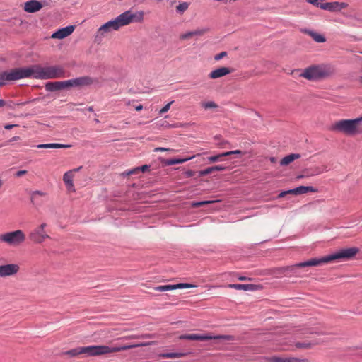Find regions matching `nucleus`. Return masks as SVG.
<instances>
[{"mask_svg":"<svg viewBox=\"0 0 362 362\" xmlns=\"http://www.w3.org/2000/svg\"><path fill=\"white\" fill-rule=\"evenodd\" d=\"M154 344L153 341L144 342L134 344L124 345L121 346H113L110 347L105 345L100 346H79L65 352L66 355L70 356H76L80 354H84L86 356H98L105 355L110 353L119 352L131 349L133 348L146 346Z\"/></svg>","mask_w":362,"mask_h":362,"instance_id":"f257e3e1","label":"nucleus"},{"mask_svg":"<svg viewBox=\"0 0 362 362\" xmlns=\"http://www.w3.org/2000/svg\"><path fill=\"white\" fill-rule=\"evenodd\" d=\"M144 12L142 11L133 13L131 10L119 15L114 20L110 21L100 27L98 33L104 35L111 30H117L122 26L132 23H141L144 20Z\"/></svg>","mask_w":362,"mask_h":362,"instance_id":"f03ea898","label":"nucleus"},{"mask_svg":"<svg viewBox=\"0 0 362 362\" xmlns=\"http://www.w3.org/2000/svg\"><path fill=\"white\" fill-rule=\"evenodd\" d=\"M361 122L362 117L354 119H341L334 122L330 129L346 135L353 136L362 132L359 126Z\"/></svg>","mask_w":362,"mask_h":362,"instance_id":"7ed1b4c3","label":"nucleus"},{"mask_svg":"<svg viewBox=\"0 0 362 362\" xmlns=\"http://www.w3.org/2000/svg\"><path fill=\"white\" fill-rule=\"evenodd\" d=\"M334 69L327 65H313L304 69L300 76L309 81H316L331 76Z\"/></svg>","mask_w":362,"mask_h":362,"instance_id":"20e7f679","label":"nucleus"},{"mask_svg":"<svg viewBox=\"0 0 362 362\" xmlns=\"http://www.w3.org/2000/svg\"><path fill=\"white\" fill-rule=\"evenodd\" d=\"M359 252V249L357 247H349L341 250L340 251L332 254L321 258H318V261H315L313 262L310 263V264H320L322 265L323 264H327L332 261H336L339 259H350L354 257L358 252Z\"/></svg>","mask_w":362,"mask_h":362,"instance_id":"39448f33","label":"nucleus"},{"mask_svg":"<svg viewBox=\"0 0 362 362\" xmlns=\"http://www.w3.org/2000/svg\"><path fill=\"white\" fill-rule=\"evenodd\" d=\"M25 240V233L21 230H16L0 234V243H5L11 247L19 246L22 245Z\"/></svg>","mask_w":362,"mask_h":362,"instance_id":"423d86ee","label":"nucleus"},{"mask_svg":"<svg viewBox=\"0 0 362 362\" xmlns=\"http://www.w3.org/2000/svg\"><path fill=\"white\" fill-rule=\"evenodd\" d=\"M315 261H318L317 258H313L309 259L308 261L300 262L294 265H291L286 267L279 268L278 269V274H284L286 276H300L298 269L305 267H317L320 266V264H310V263L313 262Z\"/></svg>","mask_w":362,"mask_h":362,"instance_id":"0eeeda50","label":"nucleus"},{"mask_svg":"<svg viewBox=\"0 0 362 362\" xmlns=\"http://www.w3.org/2000/svg\"><path fill=\"white\" fill-rule=\"evenodd\" d=\"M46 227L47 223H42L30 231L28 235V238L30 241L35 244H41L45 240L49 239L50 236L45 230Z\"/></svg>","mask_w":362,"mask_h":362,"instance_id":"6e6552de","label":"nucleus"},{"mask_svg":"<svg viewBox=\"0 0 362 362\" xmlns=\"http://www.w3.org/2000/svg\"><path fill=\"white\" fill-rule=\"evenodd\" d=\"M65 77V70L62 66H42V80Z\"/></svg>","mask_w":362,"mask_h":362,"instance_id":"1a4fd4ad","label":"nucleus"},{"mask_svg":"<svg viewBox=\"0 0 362 362\" xmlns=\"http://www.w3.org/2000/svg\"><path fill=\"white\" fill-rule=\"evenodd\" d=\"M181 339H188V340H197V341H206L211 339H223L230 341L233 339V337L230 335H201L197 334H184L180 337Z\"/></svg>","mask_w":362,"mask_h":362,"instance_id":"9d476101","label":"nucleus"},{"mask_svg":"<svg viewBox=\"0 0 362 362\" xmlns=\"http://www.w3.org/2000/svg\"><path fill=\"white\" fill-rule=\"evenodd\" d=\"M20 271V266L18 264H0V278L4 279L16 276Z\"/></svg>","mask_w":362,"mask_h":362,"instance_id":"9b49d317","label":"nucleus"},{"mask_svg":"<svg viewBox=\"0 0 362 362\" xmlns=\"http://www.w3.org/2000/svg\"><path fill=\"white\" fill-rule=\"evenodd\" d=\"M23 68L13 69L9 71H3L0 73L1 81H16L25 78Z\"/></svg>","mask_w":362,"mask_h":362,"instance_id":"f8f14e48","label":"nucleus"},{"mask_svg":"<svg viewBox=\"0 0 362 362\" xmlns=\"http://www.w3.org/2000/svg\"><path fill=\"white\" fill-rule=\"evenodd\" d=\"M25 78L42 80V66L38 64L23 68Z\"/></svg>","mask_w":362,"mask_h":362,"instance_id":"ddd939ff","label":"nucleus"},{"mask_svg":"<svg viewBox=\"0 0 362 362\" xmlns=\"http://www.w3.org/2000/svg\"><path fill=\"white\" fill-rule=\"evenodd\" d=\"M69 88L72 87L88 86L93 83L94 81L90 76H82L70 80H67Z\"/></svg>","mask_w":362,"mask_h":362,"instance_id":"4468645a","label":"nucleus"},{"mask_svg":"<svg viewBox=\"0 0 362 362\" xmlns=\"http://www.w3.org/2000/svg\"><path fill=\"white\" fill-rule=\"evenodd\" d=\"M317 189L311 186H300L298 187H296L293 189H290L288 191H284L281 192L279 194V197H284L286 194H305L307 192H317Z\"/></svg>","mask_w":362,"mask_h":362,"instance_id":"2eb2a0df","label":"nucleus"},{"mask_svg":"<svg viewBox=\"0 0 362 362\" xmlns=\"http://www.w3.org/2000/svg\"><path fill=\"white\" fill-rule=\"evenodd\" d=\"M45 90L49 92H54L69 88L68 81H50L45 86Z\"/></svg>","mask_w":362,"mask_h":362,"instance_id":"dca6fc26","label":"nucleus"},{"mask_svg":"<svg viewBox=\"0 0 362 362\" xmlns=\"http://www.w3.org/2000/svg\"><path fill=\"white\" fill-rule=\"evenodd\" d=\"M194 285L190 284L180 283L175 285H163L153 288V290L157 291H168L177 288H189L194 287Z\"/></svg>","mask_w":362,"mask_h":362,"instance_id":"f3484780","label":"nucleus"},{"mask_svg":"<svg viewBox=\"0 0 362 362\" xmlns=\"http://www.w3.org/2000/svg\"><path fill=\"white\" fill-rule=\"evenodd\" d=\"M232 71H233V69H231L228 67L222 66V67H219L216 69L211 71L209 74L208 77L210 79H216V78L225 76L232 73Z\"/></svg>","mask_w":362,"mask_h":362,"instance_id":"a211bd4d","label":"nucleus"},{"mask_svg":"<svg viewBox=\"0 0 362 362\" xmlns=\"http://www.w3.org/2000/svg\"><path fill=\"white\" fill-rule=\"evenodd\" d=\"M42 4L37 0H30L24 4L23 9L27 13H35L42 8Z\"/></svg>","mask_w":362,"mask_h":362,"instance_id":"6ab92c4d","label":"nucleus"},{"mask_svg":"<svg viewBox=\"0 0 362 362\" xmlns=\"http://www.w3.org/2000/svg\"><path fill=\"white\" fill-rule=\"evenodd\" d=\"M74 30L73 25H69L66 28H63L54 33L52 35V38L54 39H63L70 35Z\"/></svg>","mask_w":362,"mask_h":362,"instance_id":"aec40b11","label":"nucleus"},{"mask_svg":"<svg viewBox=\"0 0 362 362\" xmlns=\"http://www.w3.org/2000/svg\"><path fill=\"white\" fill-rule=\"evenodd\" d=\"M301 32L310 36L317 42H325L326 41L325 37L322 35L313 30L301 29Z\"/></svg>","mask_w":362,"mask_h":362,"instance_id":"412c9836","label":"nucleus"},{"mask_svg":"<svg viewBox=\"0 0 362 362\" xmlns=\"http://www.w3.org/2000/svg\"><path fill=\"white\" fill-rule=\"evenodd\" d=\"M228 288H235L236 290L255 291L258 286L254 284H231L227 286Z\"/></svg>","mask_w":362,"mask_h":362,"instance_id":"4be33fe9","label":"nucleus"},{"mask_svg":"<svg viewBox=\"0 0 362 362\" xmlns=\"http://www.w3.org/2000/svg\"><path fill=\"white\" fill-rule=\"evenodd\" d=\"M36 147L37 148H71V145L52 143V144H38L36 146Z\"/></svg>","mask_w":362,"mask_h":362,"instance_id":"5701e85b","label":"nucleus"},{"mask_svg":"<svg viewBox=\"0 0 362 362\" xmlns=\"http://www.w3.org/2000/svg\"><path fill=\"white\" fill-rule=\"evenodd\" d=\"M268 362H301V360L297 358H281L272 356L267 358Z\"/></svg>","mask_w":362,"mask_h":362,"instance_id":"b1692460","label":"nucleus"},{"mask_svg":"<svg viewBox=\"0 0 362 362\" xmlns=\"http://www.w3.org/2000/svg\"><path fill=\"white\" fill-rule=\"evenodd\" d=\"M82 167H79L76 169H74V170H69L67 172H66L64 175H63V181L65 184V185L69 184V183H72L74 182H73V178H74V173L76 172V171H78Z\"/></svg>","mask_w":362,"mask_h":362,"instance_id":"393cba45","label":"nucleus"},{"mask_svg":"<svg viewBox=\"0 0 362 362\" xmlns=\"http://www.w3.org/2000/svg\"><path fill=\"white\" fill-rule=\"evenodd\" d=\"M300 157V155L298 154V153L289 154L281 160L280 164L281 165H287L290 164L291 163H292L296 159H298Z\"/></svg>","mask_w":362,"mask_h":362,"instance_id":"a878e982","label":"nucleus"},{"mask_svg":"<svg viewBox=\"0 0 362 362\" xmlns=\"http://www.w3.org/2000/svg\"><path fill=\"white\" fill-rule=\"evenodd\" d=\"M338 2H332V3H325L322 4L320 6V7L325 10H328L330 11H339L338 8Z\"/></svg>","mask_w":362,"mask_h":362,"instance_id":"bb28decb","label":"nucleus"},{"mask_svg":"<svg viewBox=\"0 0 362 362\" xmlns=\"http://www.w3.org/2000/svg\"><path fill=\"white\" fill-rule=\"evenodd\" d=\"M194 157H195V156H193L189 157V158H182V159H169L166 161L165 163L168 165H175V164L183 163L187 160L192 159Z\"/></svg>","mask_w":362,"mask_h":362,"instance_id":"cd10ccee","label":"nucleus"},{"mask_svg":"<svg viewBox=\"0 0 362 362\" xmlns=\"http://www.w3.org/2000/svg\"><path fill=\"white\" fill-rule=\"evenodd\" d=\"M189 6V3L183 1V2L180 3L176 6V11L177 13L182 14L185 11H186L188 9Z\"/></svg>","mask_w":362,"mask_h":362,"instance_id":"c85d7f7f","label":"nucleus"},{"mask_svg":"<svg viewBox=\"0 0 362 362\" xmlns=\"http://www.w3.org/2000/svg\"><path fill=\"white\" fill-rule=\"evenodd\" d=\"M184 356V354L182 353H166L160 354V357L164 358H180Z\"/></svg>","mask_w":362,"mask_h":362,"instance_id":"c756f323","label":"nucleus"},{"mask_svg":"<svg viewBox=\"0 0 362 362\" xmlns=\"http://www.w3.org/2000/svg\"><path fill=\"white\" fill-rule=\"evenodd\" d=\"M148 168H149L148 165H144L141 166V168H136L132 170H129V172L127 173V175H132V174H136L141 171L145 172Z\"/></svg>","mask_w":362,"mask_h":362,"instance_id":"7c9ffc66","label":"nucleus"},{"mask_svg":"<svg viewBox=\"0 0 362 362\" xmlns=\"http://www.w3.org/2000/svg\"><path fill=\"white\" fill-rule=\"evenodd\" d=\"M313 345L310 342H297L295 346L297 349H309L312 348Z\"/></svg>","mask_w":362,"mask_h":362,"instance_id":"2f4dec72","label":"nucleus"},{"mask_svg":"<svg viewBox=\"0 0 362 362\" xmlns=\"http://www.w3.org/2000/svg\"><path fill=\"white\" fill-rule=\"evenodd\" d=\"M202 107H204L206 110L216 108L218 107L216 103H215L213 101H208V102L202 103Z\"/></svg>","mask_w":362,"mask_h":362,"instance_id":"473e14b6","label":"nucleus"},{"mask_svg":"<svg viewBox=\"0 0 362 362\" xmlns=\"http://www.w3.org/2000/svg\"><path fill=\"white\" fill-rule=\"evenodd\" d=\"M327 169L326 166H323L322 168L317 167L313 170V172L309 175H311V176L317 175L322 173L323 172H327Z\"/></svg>","mask_w":362,"mask_h":362,"instance_id":"72a5a7b5","label":"nucleus"},{"mask_svg":"<svg viewBox=\"0 0 362 362\" xmlns=\"http://www.w3.org/2000/svg\"><path fill=\"white\" fill-rule=\"evenodd\" d=\"M208 32H209L208 28H200V29H197V30H194L192 31L193 36H202Z\"/></svg>","mask_w":362,"mask_h":362,"instance_id":"f704fd0d","label":"nucleus"},{"mask_svg":"<svg viewBox=\"0 0 362 362\" xmlns=\"http://www.w3.org/2000/svg\"><path fill=\"white\" fill-rule=\"evenodd\" d=\"M193 36L192 31L187 32L185 33H182L180 35L179 38L181 40H186L192 38Z\"/></svg>","mask_w":362,"mask_h":362,"instance_id":"c9c22d12","label":"nucleus"},{"mask_svg":"<svg viewBox=\"0 0 362 362\" xmlns=\"http://www.w3.org/2000/svg\"><path fill=\"white\" fill-rule=\"evenodd\" d=\"M217 201H203V202H193L192 204V206L193 207H199L204 205H206L211 203L216 202Z\"/></svg>","mask_w":362,"mask_h":362,"instance_id":"e433bc0d","label":"nucleus"},{"mask_svg":"<svg viewBox=\"0 0 362 362\" xmlns=\"http://www.w3.org/2000/svg\"><path fill=\"white\" fill-rule=\"evenodd\" d=\"M212 173H214L213 168H212V167H209V168H206L204 170H200L199 173L200 176H205V175H207L211 174Z\"/></svg>","mask_w":362,"mask_h":362,"instance_id":"4c0bfd02","label":"nucleus"},{"mask_svg":"<svg viewBox=\"0 0 362 362\" xmlns=\"http://www.w3.org/2000/svg\"><path fill=\"white\" fill-rule=\"evenodd\" d=\"M223 153H221V154H218V155H216V156H210L208 158V160H209V162L211 163H215V162H217L218 160H219V159L221 158V157H223L224 156H222Z\"/></svg>","mask_w":362,"mask_h":362,"instance_id":"58836bf2","label":"nucleus"},{"mask_svg":"<svg viewBox=\"0 0 362 362\" xmlns=\"http://www.w3.org/2000/svg\"><path fill=\"white\" fill-rule=\"evenodd\" d=\"M37 195L41 196V197H45L47 195V194L44 192H42L40 190H36L31 193V199H35Z\"/></svg>","mask_w":362,"mask_h":362,"instance_id":"ea45409f","label":"nucleus"},{"mask_svg":"<svg viewBox=\"0 0 362 362\" xmlns=\"http://www.w3.org/2000/svg\"><path fill=\"white\" fill-rule=\"evenodd\" d=\"M174 101H171L170 103H168V104H166L159 112V113L160 115L165 113V112H167L170 107V105L173 103Z\"/></svg>","mask_w":362,"mask_h":362,"instance_id":"a19ab883","label":"nucleus"},{"mask_svg":"<svg viewBox=\"0 0 362 362\" xmlns=\"http://www.w3.org/2000/svg\"><path fill=\"white\" fill-rule=\"evenodd\" d=\"M233 154H243V153L240 150H235V151H227V152L223 153L222 156H228L233 155Z\"/></svg>","mask_w":362,"mask_h":362,"instance_id":"79ce46f5","label":"nucleus"},{"mask_svg":"<svg viewBox=\"0 0 362 362\" xmlns=\"http://www.w3.org/2000/svg\"><path fill=\"white\" fill-rule=\"evenodd\" d=\"M226 54H227L226 52H221V53L215 55L214 59L216 61H218V60L221 59L222 58H223L224 57H226Z\"/></svg>","mask_w":362,"mask_h":362,"instance_id":"37998d69","label":"nucleus"},{"mask_svg":"<svg viewBox=\"0 0 362 362\" xmlns=\"http://www.w3.org/2000/svg\"><path fill=\"white\" fill-rule=\"evenodd\" d=\"M212 168H213V171L214 172H215V171H223V170H225L226 169V167L223 166V165H215V166H212Z\"/></svg>","mask_w":362,"mask_h":362,"instance_id":"c03bdc74","label":"nucleus"},{"mask_svg":"<svg viewBox=\"0 0 362 362\" xmlns=\"http://www.w3.org/2000/svg\"><path fill=\"white\" fill-rule=\"evenodd\" d=\"M154 151L155 152H158V151H175V150L171 149V148H165L158 147V148H156L154 149Z\"/></svg>","mask_w":362,"mask_h":362,"instance_id":"a18cd8bd","label":"nucleus"},{"mask_svg":"<svg viewBox=\"0 0 362 362\" xmlns=\"http://www.w3.org/2000/svg\"><path fill=\"white\" fill-rule=\"evenodd\" d=\"M28 173L25 170H18L16 173L15 176L17 177H20L24 175H25Z\"/></svg>","mask_w":362,"mask_h":362,"instance_id":"49530a36","label":"nucleus"},{"mask_svg":"<svg viewBox=\"0 0 362 362\" xmlns=\"http://www.w3.org/2000/svg\"><path fill=\"white\" fill-rule=\"evenodd\" d=\"M195 175V172L192 170H189L185 172V177H192Z\"/></svg>","mask_w":362,"mask_h":362,"instance_id":"de8ad7c7","label":"nucleus"},{"mask_svg":"<svg viewBox=\"0 0 362 362\" xmlns=\"http://www.w3.org/2000/svg\"><path fill=\"white\" fill-rule=\"evenodd\" d=\"M66 187L69 191L75 192L74 182L66 185Z\"/></svg>","mask_w":362,"mask_h":362,"instance_id":"09e8293b","label":"nucleus"},{"mask_svg":"<svg viewBox=\"0 0 362 362\" xmlns=\"http://www.w3.org/2000/svg\"><path fill=\"white\" fill-rule=\"evenodd\" d=\"M320 0H306L307 2L310 3L315 6H319Z\"/></svg>","mask_w":362,"mask_h":362,"instance_id":"8fccbe9b","label":"nucleus"},{"mask_svg":"<svg viewBox=\"0 0 362 362\" xmlns=\"http://www.w3.org/2000/svg\"><path fill=\"white\" fill-rule=\"evenodd\" d=\"M338 8H339V11L343 9V8H345L346 6H347V4L346 3H344V2H341V3H339L338 2Z\"/></svg>","mask_w":362,"mask_h":362,"instance_id":"3c124183","label":"nucleus"},{"mask_svg":"<svg viewBox=\"0 0 362 362\" xmlns=\"http://www.w3.org/2000/svg\"><path fill=\"white\" fill-rule=\"evenodd\" d=\"M16 126H17L16 124H6L4 126V128L6 129H11L13 127H16Z\"/></svg>","mask_w":362,"mask_h":362,"instance_id":"603ef678","label":"nucleus"},{"mask_svg":"<svg viewBox=\"0 0 362 362\" xmlns=\"http://www.w3.org/2000/svg\"><path fill=\"white\" fill-rule=\"evenodd\" d=\"M139 336H136V335H132V336H128V337H126L125 339H139Z\"/></svg>","mask_w":362,"mask_h":362,"instance_id":"864d4df0","label":"nucleus"},{"mask_svg":"<svg viewBox=\"0 0 362 362\" xmlns=\"http://www.w3.org/2000/svg\"><path fill=\"white\" fill-rule=\"evenodd\" d=\"M6 105V102L2 100V99H0V107H3Z\"/></svg>","mask_w":362,"mask_h":362,"instance_id":"5fc2aeb1","label":"nucleus"},{"mask_svg":"<svg viewBox=\"0 0 362 362\" xmlns=\"http://www.w3.org/2000/svg\"><path fill=\"white\" fill-rule=\"evenodd\" d=\"M143 109V106L141 105H137L135 107V110L136 111H140Z\"/></svg>","mask_w":362,"mask_h":362,"instance_id":"6e6d98bb","label":"nucleus"},{"mask_svg":"<svg viewBox=\"0 0 362 362\" xmlns=\"http://www.w3.org/2000/svg\"><path fill=\"white\" fill-rule=\"evenodd\" d=\"M269 160L271 161V163H275L276 162V158L274 157H270Z\"/></svg>","mask_w":362,"mask_h":362,"instance_id":"4d7b16f0","label":"nucleus"},{"mask_svg":"<svg viewBox=\"0 0 362 362\" xmlns=\"http://www.w3.org/2000/svg\"><path fill=\"white\" fill-rule=\"evenodd\" d=\"M238 279L241 280V281H245V280H247V279L245 276H240V277H238Z\"/></svg>","mask_w":362,"mask_h":362,"instance_id":"13d9d810","label":"nucleus"},{"mask_svg":"<svg viewBox=\"0 0 362 362\" xmlns=\"http://www.w3.org/2000/svg\"><path fill=\"white\" fill-rule=\"evenodd\" d=\"M19 139V137L18 136H14L12 140L11 141H17Z\"/></svg>","mask_w":362,"mask_h":362,"instance_id":"bf43d9fd","label":"nucleus"},{"mask_svg":"<svg viewBox=\"0 0 362 362\" xmlns=\"http://www.w3.org/2000/svg\"><path fill=\"white\" fill-rule=\"evenodd\" d=\"M5 84L4 81L0 80V87L3 86Z\"/></svg>","mask_w":362,"mask_h":362,"instance_id":"052dcab7","label":"nucleus"},{"mask_svg":"<svg viewBox=\"0 0 362 362\" xmlns=\"http://www.w3.org/2000/svg\"><path fill=\"white\" fill-rule=\"evenodd\" d=\"M143 338H149L151 337V335L150 334H146V335H144L142 336Z\"/></svg>","mask_w":362,"mask_h":362,"instance_id":"680f3d73","label":"nucleus"},{"mask_svg":"<svg viewBox=\"0 0 362 362\" xmlns=\"http://www.w3.org/2000/svg\"><path fill=\"white\" fill-rule=\"evenodd\" d=\"M304 177H305V175H299V176H298V178L300 179V178H303Z\"/></svg>","mask_w":362,"mask_h":362,"instance_id":"e2e57ef3","label":"nucleus"},{"mask_svg":"<svg viewBox=\"0 0 362 362\" xmlns=\"http://www.w3.org/2000/svg\"><path fill=\"white\" fill-rule=\"evenodd\" d=\"M88 110H89V111H93V107H90L88 108Z\"/></svg>","mask_w":362,"mask_h":362,"instance_id":"0e129e2a","label":"nucleus"}]
</instances>
